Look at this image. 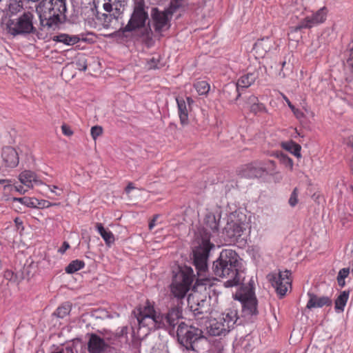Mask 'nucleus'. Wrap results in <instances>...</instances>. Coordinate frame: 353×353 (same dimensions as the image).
I'll list each match as a JSON object with an SVG mask.
<instances>
[{"label":"nucleus","mask_w":353,"mask_h":353,"mask_svg":"<svg viewBox=\"0 0 353 353\" xmlns=\"http://www.w3.org/2000/svg\"><path fill=\"white\" fill-rule=\"evenodd\" d=\"M181 317V312L178 307H173L163 316L154 310V305L147 301L145 305L140 308L137 315L139 323V337L147 336L150 331L166 326L174 327Z\"/></svg>","instance_id":"1"},{"label":"nucleus","mask_w":353,"mask_h":353,"mask_svg":"<svg viewBox=\"0 0 353 353\" xmlns=\"http://www.w3.org/2000/svg\"><path fill=\"white\" fill-rule=\"evenodd\" d=\"M65 0H42L36 7L40 23L43 28L55 29L66 19Z\"/></svg>","instance_id":"2"},{"label":"nucleus","mask_w":353,"mask_h":353,"mask_svg":"<svg viewBox=\"0 0 353 353\" xmlns=\"http://www.w3.org/2000/svg\"><path fill=\"white\" fill-rule=\"evenodd\" d=\"M239 256L230 249L223 250L219 259L214 263V272L216 276L225 279L224 285L231 288L239 284L237 267L239 265Z\"/></svg>","instance_id":"3"},{"label":"nucleus","mask_w":353,"mask_h":353,"mask_svg":"<svg viewBox=\"0 0 353 353\" xmlns=\"http://www.w3.org/2000/svg\"><path fill=\"white\" fill-rule=\"evenodd\" d=\"M148 20V12L145 10L143 0H135L133 12L128 24L119 32H132L138 29H143L141 32L142 41L148 46H151L153 43V33L150 27H145Z\"/></svg>","instance_id":"4"},{"label":"nucleus","mask_w":353,"mask_h":353,"mask_svg":"<svg viewBox=\"0 0 353 353\" xmlns=\"http://www.w3.org/2000/svg\"><path fill=\"white\" fill-rule=\"evenodd\" d=\"M178 341L187 350L198 351L197 343L205 340L201 329L185 323L179 324L177 329Z\"/></svg>","instance_id":"5"},{"label":"nucleus","mask_w":353,"mask_h":353,"mask_svg":"<svg viewBox=\"0 0 353 353\" xmlns=\"http://www.w3.org/2000/svg\"><path fill=\"white\" fill-rule=\"evenodd\" d=\"M34 14L24 12L14 19H9L6 23V30L12 36L25 35L34 33L36 28L33 24Z\"/></svg>","instance_id":"6"},{"label":"nucleus","mask_w":353,"mask_h":353,"mask_svg":"<svg viewBox=\"0 0 353 353\" xmlns=\"http://www.w3.org/2000/svg\"><path fill=\"white\" fill-rule=\"evenodd\" d=\"M246 226V217L244 214L237 212L231 214L223 232L225 239L230 242L237 241L243 235Z\"/></svg>","instance_id":"7"},{"label":"nucleus","mask_w":353,"mask_h":353,"mask_svg":"<svg viewBox=\"0 0 353 353\" xmlns=\"http://www.w3.org/2000/svg\"><path fill=\"white\" fill-rule=\"evenodd\" d=\"M213 247L208 235L197 239L196 245L193 248V255L194 263L199 274L206 270L209 253Z\"/></svg>","instance_id":"8"},{"label":"nucleus","mask_w":353,"mask_h":353,"mask_svg":"<svg viewBox=\"0 0 353 353\" xmlns=\"http://www.w3.org/2000/svg\"><path fill=\"white\" fill-rule=\"evenodd\" d=\"M193 281L192 270L187 268L185 271L179 272L173 279L170 285L171 292L178 299L183 298L189 291Z\"/></svg>","instance_id":"9"},{"label":"nucleus","mask_w":353,"mask_h":353,"mask_svg":"<svg viewBox=\"0 0 353 353\" xmlns=\"http://www.w3.org/2000/svg\"><path fill=\"white\" fill-rule=\"evenodd\" d=\"M328 10L326 7L319 9L315 12L303 13L298 24L293 28L294 32L301 29H309L324 23L326 20Z\"/></svg>","instance_id":"10"},{"label":"nucleus","mask_w":353,"mask_h":353,"mask_svg":"<svg viewBox=\"0 0 353 353\" xmlns=\"http://www.w3.org/2000/svg\"><path fill=\"white\" fill-rule=\"evenodd\" d=\"M212 296H207V293L202 294L196 290L189 294L188 297V303L192 311L195 314L212 313V308L210 306Z\"/></svg>","instance_id":"11"},{"label":"nucleus","mask_w":353,"mask_h":353,"mask_svg":"<svg viewBox=\"0 0 353 353\" xmlns=\"http://www.w3.org/2000/svg\"><path fill=\"white\" fill-rule=\"evenodd\" d=\"M290 272L288 270L279 272V273H271L268 275L269 281L275 288L276 292L284 296L288 289L291 287L292 280L290 277Z\"/></svg>","instance_id":"12"},{"label":"nucleus","mask_w":353,"mask_h":353,"mask_svg":"<svg viewBox=\"0 0 353 353\" xmlns=\"http://www.w3.org/2000/svg\"><path fill=\"white\" fill-rule=\"evenodd\" d=\"M171 5L164 11H159L157 8L152 10L151 15L154 30L157 32L161 33L168 30L170 27V19L174 12H170Z\"/></svg>","instance_id":"13"},{"label":"nucleus","mask_w":353,"mask_h":353,"mask_svg":"<svg viewBox=\"0 0 353 353\" xmlns=\"http://www.w3.org/2000/svg\"><path fill=\"white\" fill-rule=\"evenodd\" d=\"M103 8L110 16L115 19L123 13L126 4V0H103Z\"/></svg>","instance_id":"14"},{"label":"nucleus","mask_w":353,"mask_h":353,"mask_svg":"<svg viewBox=\"0 0 353 353\" xmlns=\"http://www.w3.org/2000/svg\"><path fill=\"white\" fill-rule=\"evenodd\" d=\"M277 44L273 38L266 37L258 40L254 47V51L259 57H263L268 52L276 50Z\"/></svg>","instance_id":"15"},{"label":"nucleus","mask_w":353,"mask_h":353,"mask_svg":"<svg viewBox=\"0 0 353 353\" xmlns=\"http://www.w3.org/2000/svg\"><path fill=\"white\" fill-rule=\"evenodd\" d=\"M216 318L223 324L228 333H229L234 328L238 319L237 311L234 309H227Z\"/></svg>","instance_id":"16"},{"label":"nucleus","mask_w":353,"mask_h":353,"mask_svg":"<svg viewBox=\"0 0 353 353\" xmlns=\"http://www.w3.org/2000/svg\"><path fill=\"white\" fill-rule=\"evenodd\" d=\"M19 180L24 186L31 189L34 185H43L44 183L39 179L37 175L32 171L24 170L19 175Z\"/></svg>","instance_id":"17"},{"label":"nucleus","mask_w":353,"mask_h":353,"mask_svg":"<svg viewBox=\"0 0 353 353\" xmlns=\"http://www.w3.org/2000/svg\"><path fill=\"white\" fill-rule=\"evenodd\" d=\"M2 157L8 167L14 168L19 164V155L13 148H5L3 150Z\"/></svg>","instance_id":"18"},{"label":"nucleus","mask_w":353,"mask_h":353,"mask_svg":"<svg viewBox=\"0 0 353 353\" xmlns=\"http://www.w3.org/2000/svg\"><path fill=\"white\" fill-rule=\"evenodd\" d=\"M208 332L211 336H225L228 334L223 324L216 317L210 321Z\"/></svg>","instance_id":"19"},{"label":"nucleus","mask_w":353,"mask_h":353,"mask_svg":"<svg viewBox=\"0 0 353 353\" xmlns=\"http://www.w3.org/2000/svg\"><path fill=\"white\" fill-rule=\"evenodd\" d=\"M243 303L245 310H247L249 314H255L256 312V299L253 293L250 292L247 295H242L240 298Z\"/></svg>","instance_id":"20"},{"label":"nucleus","mask_w":353,"mask_h":353,"mask_svg":"<svg viewBox=\"0 0 353 353\" xmlns=\"http://www.w3.org/2000/svg\"><path fill=\"white\" fill-rule=\"evenodd\" d=\"M310 299L307 303V307L309 309L315 307H322L324 305L331 304V300L327 296H318L314 294H308Z\"/></svg>","instance_id":"21"},{"label":"nucleus","mask_w":353,"mask_h":353,"mask_svg":"<svg viewBox=\"0 0 353 353\" xmlns=\"http://www.w3.org/2000/svg\"><path fill=\"white\" fill-rule=\"evenodd\" d=\"M107 345L104 341L95 334H92L88 343V349L90 353H100Z\"/></svg>","instance_id":"22"},{"label":"nucleus","mask_w":353,"mask_h":353,"mask_svg":"<svg viewBox=\"0 0 353 353\" xmlns=\"http://www.w3.org/2000/svg\"><path fill=\"white\" fill-rule=\"evenodd\" d=\"M176 101L180 121L182 125H186L188 123V113L190 108L187 105L185 101L183 98L177 97Z\"/></svg>","instance_id":"23"},{"label":"nucleus","mask_w":353,"mask_h":353,"mask_svg":"<svg viewBox=\"0 0 353 353\" xmlns=\"http://www.w3.org/2000/svg\"><path fill=\"white\" fill-rule=\"evenodd\" d=\"M257 75L256 73L250 72L246 74L241 76L239 80L237 81L235 85H232L233 87H235L236 90L238 91L240 88H246L250 87L256 79Z\"/></svg>","instance_id":"24"},{"label":"nucleus","mask_w":353,"mask_h":353,"mask_svg":"<svg viewBox=\"0 0 353 353\" xmlns=\"http://www.w3.org/2000/svg\"><path fill=\"white\" fill-rule=\"evenodd\" d=\"M96 229L105 241L107 246L110 247L115 241L114 236L111 231L105 229L102 223H96Z\"/></svg>","instance_id":"25"},{"label":"nucleus","mask_w":353,"mask_h":353,"mask_svg":"<svg viewBox=\"0 0 353 353\" xmlns=\"http://www.w3.org/2000/svg\"><path fill=\"white\" fill-rule=\"evenodd\" d=\"M53 40L70 46L78 43L80 39L77 35H68L66 34H61L54 37Z\"/></svg>","instance_id":"26"},{"label":"nucleus","mask_w":353,"mask_h":353,"mask_svg":"<svg viewBox=\"0 0 353 353\" xmlns=\"http://www.w3.org/2000/svg\"><path fill=\"white\" fill-rule=\"evenodd\" d=\"M220 216H218L216 217L214 214L210 213L208 214L205 219V223L206 225V230H211L212 232H216L218 230L219 228V222Z\"/></svg>","instance_id":"27"},{"label":"nucleus","mask_w":353,"mask_h":353,"mask_svg":"<svg viewBox=\"0 0 353 353\" xmlns=\"http://www.w3.org/2000/svg\"><path fill=\"white\" fill-rule=\"evenodd\" d=\"M263 169L265 172H270L273 176L274 181L280 182L282 180L283 176L279 172L275 171L276 165L274 161H268L265 165L263 167Z\"/></svg>","instance_id":"28"},{"label":"nucleus","mask_w":353,"mask_h":353,"mask_svg":"<svg viewBox=\"0 0 353 353\" xmlns=\"http://www.w3.org/2000/svg\"><path fill=\"white\" fill-rule=\"evenodd\" d=\"M54 196L50 197L52 199H60L63 197L64 193V187L61 185L56 184H44Z\"/></svg>","instance_id":"29"},{"label":"nucleus","mask_w":353,"mask_h":353,"mask_svg":"<svg viewBox=\"0 0 353 353\" xmlns=\"http://www.w3.org/2000/svg\"><path fill=\"white\" fill-rule=\"evenodd\" d=\"M249 102L251 104L250 109V111L254 114L266 112V108L265 105L258 101V99L254 96H251L249 98Z\"/></svg>","instance_id":"30"},{"label":"nucleus","mask_w":353,"mask_h":353,"mask_svg":"<svg viewBox=\"0 0 353 353\" xmlns=\"http://www.w3.org/2000/svg\"><path fill=\"white\" fill-rule=\"evenodd\" d=\"M282 147L291 152L292 154H294L295 157L300 158L301 157V146L293 142V141H288L282 143Z\"/></svg>","instance_id":"31"},{"label":"nucleus","mask_w":353,"mask_h":353,"mask_svg":"<svg viewBox=\"0 0 353 353\" xmlns=\"http://www.w3.org/2000/svg\"><path fill=\"white\" fill-rule=\"evenodd\" d=\"M349 293L346 291H343L340 295L337 297L335 301V309L337 312H343L344 310V307L347 303L348 300Z\"/></svg>","instance_id":"32"},{"label":"nucleus","mask_w":353,"mask_h":353,"mask_svg":"<svg viewBox=\"0 0 353 353\" xmlns=\"http://www.w3.org/2000/svg\"><path fill=\"white\" fill-rule=\"evenodd\" d=\"M194 88L199 95L207 94L210 90V84L205 81H199L194 83Z\"/></svg>","instance_id":"33"},{"label":"nucleus","mask_w":353,"mask_h":353,"mask_svg":"<svg viewBox=\"0 0 353 353\" xmlns=\"http://www.w3.org/2000/svg\"><path fill=\"white\" fill-rule=\"evenodd\" d=\"M23 0H11L9 4V12L15 14L23 10Z\"/></svg>","instance_id":"34"},{"label":"nucleus","mask_w":353,"mask_h":353,"mask_svg":"<svg viewBox=\"0 0 353 353\" xmlns=\"http://www.w3.org/2000/svg\"><path fill=\"white\" fill-rule=\"evenodd\" d=\"M84 262L79 260L72 261L65 268V272L69 274L74 273L84 267Z\"/></svg>","instance_id":"35"},{"label":"nucleus","mask_w":353,"mask_h":353,"mask_svg":"<svg viewBox=\"0 0 353 353\" xmlns=\"http://www.w3.org/2000/svg\"><path fill=\"white\" fill-rule=\"evenodd\" d=\"M71 310V305L70 303H65L59 307L55 312V315L59 318H63L67 316Z\"/></svg>","instance_id":"36"},{"label":"nucleus","mask_w":353,"mask_h":353,"mask_svg":"<svg viewBox=\"0 0 353 353\" xmlns=\"http://www.w3.org/2000/svg\"><path fill=\"white\" fill-rule=\"evenodd\" d=\"M350 274L349 268H343L340 270L337 276L338 283L340 286L343 287L345 285V279Z\"/></svg>","instance_id":"37"},{"label":"nucleus","mask_w":353,"mask_h":353,"mask_svg":"<svg viewBox=\"0 0 353 353\" xmlns=\"http://www.w3.org/2000/svg\"><path fill=\"white\" fill-rule=\"evenodd\" d=\"M103 133V128L99 125H95L91 128L90 134L94 140H96Z\"/></svg>","instance_id":"38"},{"label":"nucleus","mask_w":353,"mask_h":353,"mask_svg":"<svg viewBox=\"0 0 353 353\" xmlns=\"http://www.w3.org/2000/svg\"><path fill=\"white\" fill-rule=\"evenodd\" d=\"M298 203V192L297 189L295 188L292 192L289 199V204L292 207H294Z\"/></svg>","instance_id":"39"},{"label":"nucleus","mask_w":353,"mask_h":353,"mask_svg":"<svg viewBox=\"0 0 353 353\" xmlns=\"http://www.w3.org/2000/svg\"><path fill=\"white\" fill-rule=\"evenodd\" d=\"M57 205H58L57 203H51L46 200H40V201L38 200V202H37V208H50V207Z\"/></svg>","instance_id":"40"},{"label":"nucleus","mask_w":353,"mask_h":353,"mask_svg":"<svg viewBox=\"0 0 353 353\" xmlns=\"http://www.w3.org/2000/svg\"><path fill=\"white\" fill-rule=\"evenodd\" d=\"M281 161H282V163L288 168H289L290 170H292L293 169V165H294V163H293V161L292 160L289 158V157H287L285 156H282V159H281Z\"/></svg>","instance_id":"41"},{"label":"nucleus","mask_w":353,"mask_h":353,"mask_svg":"<svg viewBox=\"0 0 353 353\" xmlns=\"http://www.w3.org/2000/svg\"><path fill=\"white\" fill-rule=\"evenodd\" d=\"M182 0H173L171 3V10H170V12H175L178 8H179L181 6V1Z\"/></svg>","instance_id":"42"},{"label":"nucleus","mask_w":353,"mask_h":353,"mask_svg":"<svg viewBox=\"0 0 353 353\" xmlns=\"http://www.w3.org/2000/svg\"><path fill=\"white\" fill-rule=\"evenodd\" d=\"M61 130L63 134L66 136H71L73 134V131L67 125H63L61 126Z\"/></svg>","instance_id":"43"},{"label":"nucleus","mask_w":353,"mask_h":353,"mask_svg":"<svg viewBox=\"0 0 353 353\" xmlns=\"http://www.w3.org/2000/svg\"><path fill=\"white\" fill-rule=\"evenodd\" d=\"M292 111L293 112L294 114L295 115V117L299 119H301L302 118H303L304 117V114L303 113L302 111H301L299 109H296L295 107L294 108L293 110H292Z\"/></svg>","instance_id":"44"},{"label":"nucleus","mask_w":353,"mask_h":353,"mask_svg":"<svg viewBox=\"0 0 353 353\" xmlns=\"http://www.w3.org/2000/svg\"><path fill=\"white\" fill-rule=\"evenodd\" d=\"M69 248V243L65 241L63 242L62 246L58 250V252L61 254H63Z\"/></svg>","instance_id":"45"},{"label":"nucleus","mask_w":353,"mask_h":353,"mask_svg":"<svg viewBox=\"0 0 353 353\" xmlns=\"http://www.w3.org/2000/svg\"><path fill=\"white\" fill-rule=\"evenodd\" d=\"M38 199H29L27 205L30 207L37 208Z\"/></svg>","instance_id":"46"},{"label":"nucleus","mask_w":353,"mask_h":353,"mask_svg":"<svg viewBox=\"0 0 353 353\" xmlns=\"http://www.w3.org/2000/svg\"><path fill=\"white\" fill-rule=\"evenodd\" d=\"M12 181L6 179H0V184L4 185V188L11 185Z\"/></svg>","instance_id":"47"},{"label":"nucleus","mask_w":353,"mask_h":353,"mask_svg":"<svg viewBox=\"0 0 353 353\" xmlns=\"http://www.w3.org/2000/svg\"><path fill=\"white\" fill-rule=\"evenodd\" d=\"M13 188L21 194H25L27 191L22 185H14Z\"/></svg>","instance_id":"48"},{"label":"nucleus","mask_w":353,"mask_h":353,"mask_svg":"<svg viewBox=\"0 0 353 353\" xmlns=\"http://www.w3.org/2000/svg\"><path fill=\"white\" fill-rule=\"evenodd\" d=\"M158 218V215H156L154 219L150 222L149 223V229L152 230L154 227L155 226L157 219Z\"/></svg>","instance_id":"49"},{"label":"nucleus","mask_w":353,"mask_h":353,"mask_svg":"<svg viewBox=\"0 0 353 353\" xmlns=\"http://www.w3.org/2000/svg\"><path fill=\"white\" fill-rule=\"evenodd\" d=\"M157 68V65L155 63L154 59H152L150 62H148V68L154 69Z\"/></svg>","instance_id":"50"},{"label":"nucleus","mask_w":353,"mask_h":353,"mask_svg":"<svg viewBox=\"0 0 353 353\" xmlns=\"http://www.w3.org/2000/svg\"><path fill=\"white\" fill-rule=\"evenodd\" d=\"M283 99L285 101V102L287 103L288 105L289 106V108L291 109V110H293L294 106L291 103V102L290 101V100L288 99V97H286L285 95H283Z\"/></svg>","instance_id":"51"},{"label":"nucleus","mask_w":353,"mask_h":353,"mask_svg":"<svg viewBox=\"0 0 353 353\" xmlns=\"http://www.w3.org/2000/svg\"><path fill=\"white\" fill-rule=\"evenodd\" d=\"M134 187L132 183H129L125 188V192L129 194L132 190H134Z\"/></svg>","instance_id":"52"},{"label":"nucleus","mask_w":353,"mask_h":353,"mask_svg":"<svg viewBox=\"0 0 353 353\" xmlns=\"http://www.w3.org/2000/svg\"><path fill=\"white\" fill-rule=\"evenodd\" d=\"M185 102H186L187 105L189 108H190L191 105L194 103V101H193V99L191 97H187Z\"/></svg>","instance_id":"53"},{"label":"nucleus","mask_w":353,"mask_h":353,"mask_svg":"<svg viewBox=\"0 0 353 353\" xmlns=\"http://www.w3.org/2000/svg\"><path fill=\"white\" fill-rule=\"evenodd\" d=\"M15 200H17V201H19V202L22 203V201H23V199H22V198H19V199H15Z\"/></svg>","instance_id":"54"},{"label":"nucleus","mask_w":353,"mask_h":353,"mask_svg":"<svg viewBox=\"0 0 353 353\" xmlns=\"http://www.w3.org/2000/svg\"><path fill=\"white\" fill-rule=\"evenodd\" d=\"M213 301H214V303L216 302L217 297L216 296H214Z\"/></svg>","instance_id":"55"},{"label":"nucleus","mask_w":353,"mask_h":353,"mask_svg":"<svg viewBox=\"0 0 353 353\" xmlns=\"http://www.w3.org/2000/svg\"><path fill=\"white\" fill-rule=\"evenodd\" d=\"M350 142H351V146H352V148H353V138H352V141H350Z\"/></svg>","instance_id":"56"},{"label":"nucleus","mask_w":353,"mask_h":353,"mask_svg":"<svg viewBox=\"0 0 353 353\" xmlns=\"http://www.w3.org/2000/svg\"><path fill=\"white\" fill-rule=\"evenodd\" d=\"M216 353H223V352L221 350H219Z\"/></svg>","instance_id":"57"},{"label":"nucleus","mask_w":353,"mask_h":353,"mask_svg":"<svg viewBox=\"0 0 353 353\" xmlns=\"http://www.w3.org/2000/svg\"><path fill=\"white\" fill-rule=\"evenodd\" d=\"M1 268V261H0V268Z\"/></svg>","instance_id":"58"},{"label":"nucleus","mask_w":353,"mask_h":353,"mask_svg":"<svg viewBox=\"0 0 353 353\" xmlns=\"http://www.w3.org/2000/svg\"><path fill=\"white\" fill-rule=\"evenodd\" d=\"M352 275H353V269L352 270Z\"/></svg>","instance_id":"59"}]
</instances>
